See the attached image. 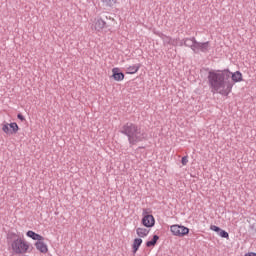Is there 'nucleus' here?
Wrapping results in <instances>:
<instances>
[{"label":"nucleus","mask_w":256,"mask_h":256,"mask_svg":"<svg viewBox=\"0 0 256 256\" xmlns=\"http://www.w3.org/2000/svg\"><path fill=\"white\" fill-rule=\"evenodd\" d=\"M208 71V86L212 93H219L223 97H229L231 91H233V82L229 80V72L226 69L223 70H209Z\"/></svg>","instance_id":"obj_1"},{"label":"nucleus","mask_w":256,"mask_h":256,"mask_svg":"<svg viewBox=\"0 0 256 256\" xmlns=\"http://www.w3.org/2000/svg\"><path fill=\"white\" fill-rule=\"evenodd\" d=\"M8 249L14 255H25L26 253H31V244L25 240L17 236V234L13 233L8 235Z\"/></svg>","instance_id":"obj_2"},{"label":"nucleus","mask_w":256,"mask_h":256,"mask_svg":"<svg viewBox=\"0 0 256 256\" xmlns=\"http://www.w3.org/2000/svg\"><path fill=\"white\" fill-rule=\"evenodd\" d=\"M125 135H127L131 145H136L139 141H143V133L138 129H126Z\"/></svg>","instance_id":"obj_3"},{"label":"nucleus","mask_w":256,"mask_h":256,"mask_svg":"<svg viewBox=\"0 0 256 256\" xmlns=\"http://www.w3.org/2000/svg\"><path fill=\"white\" fill-rule=\"evenodd\" d=\"M141 223L144 227L151 229L155 227V217L151 215V210L149 208H144L142 210V220Z\"/></svg>","instance_id":"obj_4"},{"label":"nucleus","mask_w":256,"mask_h":256,"mask_svg":"<svg viewBox=\"0 0 256 256\" xmlns=\"http://www.w3.org/2000/svg\"><path fill=\"white\" fill-rule=\"evenodd\" d=\"M193 53H209L211 51V42H199L194 40V49L192 50Z\"/></svg>","instance_id":"obj_5"},{"label":"nucleus","mask_w":256,"mask_h":256,"mask_svg":"<svg viewBox=\"0 0 256 256\" xmlns=\"http://www.w3.org/2000/svg\"><path fill=\"white\" fill-rule=\"evenodd\" d=\"M170 231L175 237H185L189 235V228L179 224L170 226Z\"/></svg>","instance_id":"obj_6"},{"label":"nucleus","mask_w":256,"mask_h":256,"mask_svg":"<svg viewBox=\"0 0 256 256\" xmlns=\"http://www.w3.org/2000/svg\"><path fill=\"white\" fill-rule=\"evenodd\" d=\"M226 71L229 74V80L232 79L233 85H235V83H241V81H243V73H241V71L231 72L229 68H226Z\"/></svg>","instance_id":"obj_7"},{"label":"nucleus","mask_w":256,"mask_h":256,"mask_svg":"<svg viewBox=\"0 0 256 256\" xmlns=\"http://www.w3.org/2000/svg\"><path fill=\"white\" fill-rule=\"evenodd\" d=\"M35 248L39 253H42L43 255H47L49 253V246L43 240H38L34 243Z\"/></svg>","instance_id":"obj_8"},{"label":"nucleus","mask_w":256,"mask_h":256,"mask_svg":"<svg viewBox=\"0 0 256 256\" xmlns=\"http://www.w3.org/2000/svg\"><path fill=\"white\" fill-rule=\"evenodd\" d=\"M107 22L105 21V19L98 17L95 19V24H94V29L95 31L101 32L103 31V29H107Z\"/></svg>","instance_id":"obj_9"},{"label":"nucleus","mask_w":256,"mask_h":256,"mask_svg":"<svg viewBox=\"0 0 256 256\" xmlns=\"http://www.w3.org/2000/svg\"><path fill=\"white\" fill-rule=\"evenodd\" d=\"M111 77L112 79H114V81L120 82L123 81V79H125V73H123L120 68L115 67L112 69Z\"/></svg>","instance_id":"obj_10"},{"label":"nucleus","mask_w":256,"mask_h":256,"mask_svg":"<svg viewBox=\"0 0 256 256\" xmlns=\"http://www.w3.org/2000/svg\"><path fill=\"white\" fill-rule=\"evenodd\" d=\"M210 229L211 231H215V233H218V235L223 239H229V233H227V231L225 230H221L219 226L211 225Z\"/></svg>","instance_id":"obj_11"},{"label":"nucleus","mask_w":256,"mask_h":256,"mask_svg":"<svg viewBox=\"0 0 256 256\" xmlns=\"http://www.w3.org/2000/svg\"><path fill=\"white\" fill-rule=\"evenodd\" d=\"M26 236L29 237L30 239H33V241H45V238L43 236L33 232V230L28 231L26 233Z\"/></svg>","instance_id":"obj_12"},{"label":"nucleus","mask_w":256,"mask_h":256,"mask_svg":"<svg viewBox=\"0 0 256 256\" xmlns=\"http://www.w3.org/2000/svg\"><path fill=\"white\" fill-rule=\"evenodd\" d=\"M195 41H197L195 37L184 38V47H189L193 51L195 49Z\"/></svg>","instance_id":"obj_13"},{"label":"nucleus","mask_w":256,"mask_h":256,"mask_svg":"<svg viewBox=\"0 0 256 256\" xmlns=\"http://www.w3.org/2000/svg\"><path fill=\"white\" fill-rule=\"evenodd\" d=\"M139 69H141V64H135L133 66H129L126 68V74L127 75H135V73H137V71H139Z\"/></svg>","instance_id":"obj_14"},{"label":"nucleus","mask_w":256,"mask_h":256,"mask_svg":"<svg viewBox=\"0 0 256 256\" xmlns=\"http://www.w3.org/2000/svg\"><path fill=\"white\" fill-rule=\"evenodd\" d=\"M142 244H143V239L141 238L134 239L132 244L133 253H137Z\"/></svg>","instance_id":"obj_15"},{"label":"nucleus","mask_w":256,"mask_h":256,"mask_svg":"<svg viewBox=\"0 0 256 256\" xmlns=\"http://www.w3.org/2000/svg\"><path fill=\"white\" fill-rule=\"evenodd\" d=\"M136 234L138 237L144 239V237H147V235H149V230L146 228L139 227L136 229Z\"/></svg>","instance_id":"obj_16"},{"label":"nucleus","mask_w":256,"mask_h":256,"mask_svg":"<svg viewBox=\"0 0 256 256\" xmlns=\"http://www.w3.org/2000/svg\"><path fill=\"white\" fill-rule=\"evenodd\" d=\"M2 129H19V125H17V122H6L4 121L2 123Z\"/></svg>","instance_id":"obj_17"},{"label":"nucleus","mask_w":256,"mask_h":256,"mask_svg":"<svg viewBox=\"0 0 256 256\" xmlns=\"http://www.w3.org/2000/svg\"><path fill=\"white\" fill-rule=\"evenodd\" d=\"M157 241H159V236L154 235L152 240L146 242V246L147 247H155V245H157Z\"/></svg>","instance_id":"obj_18"},{"label":"nucleus","mask_w":256,"mask_h":256,"mask_svg":"<svg viewBox=\"0 0 256 256\" xmlns=\"http://www.w3.org/2000/svg\"><path fill=\"white\" fill-rule=\"evenodd\" d=\"M104 7H113L115 3H117V0H102Z\"/></svg>","instance_id":"obj_19"},{"label":"nucleus","mask_w":256,"mask_h":256,"mask_svg":"<svg viewBox=\"0 0 256 256\" xmlns=\"http://www.w3.org/2000/svg\"><path fill=\"white\" fill-rule=\"evenodd\" d=\"M4 132L7 137H11V135H15L17 133L16 129H4Z\"/></svg>","instance_id":"obj_20"},{"label":"nucleus","mask_w":256,"mask_h":256,"mask_svg":"<svg viewBox=\"0 0 256 256\" xmlns=\"http://www.w3.org/2000/svg\"><path fill=\"white\" fill-rule=\"evenodd\" d=\"M123 129H137V126H135L133 123H127L123 126Z\"/></svg>","instance_id":"obj_21"},{"label":"nucleus","mask_w":256,"mask_h":256,"mask_svg":"<svg viewBox=\"0 0 256 256\" xmlns=\"http://www.w3.org/2000/svg\"><path fill=\"white\" fill-rule=\"evenodd\" d=\"M17 119H19V121H21V123H27L25 116H23L21 113L17 114Z\"/></svg>","instance_id":"obj_22"},{"label":"nucleus","mask_w":256,"mask_h":256,"mask_svg":"<svg viewBox=\"0 0 256 256\" xmlns=\"http://www.w3.org/2000/svg\"><path fill=\"white\" fill-rule=\"evenodd\" d=\"M181 163L182 165H187V163H189V159H187V156L182 157Z\"/></svg>","instance_id":"obj_23"},{"label":"nucleus","mask_w":256,"mask_h":256,"mask_svg":"<svg viewBox=\"0 0 256 256\" xmlns=\"http://www.w3.org/2000/svg\"><path fill=\"white\" fill-rule=\"evenodd\" d=\"M244 256H256L255 252H248Z\"/></svg>","instance_id":"obj_24"},{"label":"nucleus","mask_w":256,"mask_h":256,"mask_svg":"<svg viewBox=\"0 0 256 256\" xmlns=\"http://www.w3.org/2000/svg\"><path fill=\"white\" fill-rule=\"evenodd\" d=\"M183 45H185V41H184V40H182V41L180 42V47H183Z\"/></svg>","instance_id":"obj_25"},{"label":"nucleus","mask_w":256,"mask_h":256,"mask_svg":"<svg viewBox=\"0 0 256 256\" xmlns=\"http://www.w3.org/2000/svg\"><path fill=\"white\" fill-rule=\"evenodd\" d=\"M166 39H168V43H171V37L166 36Z\"/></svg>","instance_id":"obj_26"}]
</instances>
